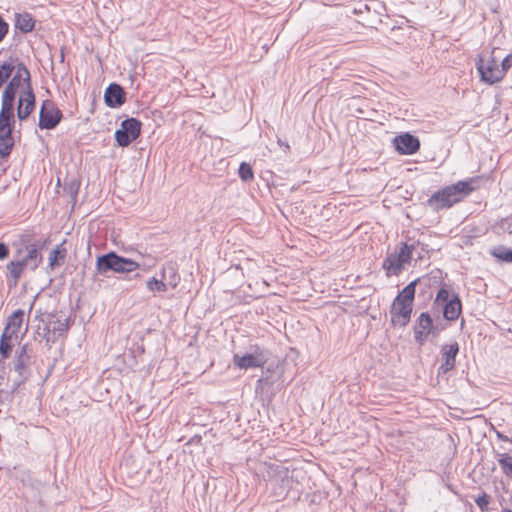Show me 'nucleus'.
Returning a JSON list of instances; mask_svg holds the SVG:
<instances>
[{"label": "nucleus", "instance_id": "obj_1", "mask_svg": "<svg viewBox=\"0 0 512 512\" xmlns=\"http://www.w3.org/2000/svg\"><path fill=\"white\" fill-rule=\"evenodd\" d=\"M477 182V177H471L446 186L434 192L427 200V205L434 211L448 209L470 195L476 189Z\"/></svg>", "mask_w": 512, "mask_h": 512}, {"label": "nucleus", "instance_id": "obj_2", "mask_svg": "<svg viewBox=\"0 0 512 512\" xmlns=\"http://www.w3.org/2000/svg\"><path fill=\"white\" fill-rule=\"evenodd\" d=\"M22 242L26 255L19 260H13L7 264V270L14 279V284L18 282L25 269L34 271L39 267L43 259L41 250L46 244V241L32 242L28 236H24Z\"/></svg>", "mask_w": 512, "mask_h": 512}, {"label": "nucleus", "instance_id": "obj_3", "mask_svg": "<svg viewBox=\"0 0 512 512\" xmlns=\"http://www.w3.org/2000/svg\"><path fill=\"white\" fill-rule=\"evenodd\" d=\"M420 279H415L405 286L395 297L390 308L393 326L405 327L411 320L416 285Z\"/></svg>", "mask_w": 512, "mask_h": 512}, {"label": "nucleus", "instance_id": "obj_4", "mask_svg": "<svg viewBox=\"0 0 512 512\" xmlns=\"http://www.w3.org/2000/svg\"><path fill=\"white\" fill-rule=\"evenodd\" d=\"M141 267V264L133 259L118 255L116 252L98 256L96 259V273L108 276L109 272L117 274H128Z\"/></svg>", "mask_w": 512, "mask_h": 512}, {"label": "nucleus", "instance_id": "obj_5", "mask_svg": "<svg viewBox=\"0 0 512 512\" xmlns=\"http://www.w3.org/2000/svg\"><path fill=\"white\" fill-rule=\"evenodd\" d=\"M34 351L28 344H22L15 352L13 370L17 378L13 380L12 392L16 391L30 376V367L33 364Z\"/></svg>", "mask_w": 512, "mask_h": 512}, {"label": "nucleus", "instance_id": "obj_6", "mask_svg": "<svg viewBox=\"0 0 512 512\" xmlns=\"http://www.w3.org/2000/svg\"><path fill=\"white\" fill-rule=\"evenodd\" d=\"M480 80L489 85L495 84L503 79V70H499L498 61L489 55H479L475 62Z\"/></svg>", "mask_w": 512, "mask_h": 512}, {"label": "nucleus", "instance_id": "obj_7", "mask_svg": "<svg viewBox=\"0 0 512 512\" xmlns=\"http://www.w3.org/2000/svg\"><path fill=\"white\" fill-rule=\"evenodd\" d=\"M409 249L406 245H400L399 249L388 254L382 263V269L387 277L398 276L410 264Z\"/></svg>", "mask_w": 512, "mask_h": 512}, {"label": "nucleus", "instance_id": "obj_8", "mask_svg": "<svg viewBox=\"0 0 512 512\" xmlns=\"http://www.w3.org/2000/svg\"><path fill=\"white\" fill-rule=\"evenodd\" d=\"M273 494L277 498H285L292 487L293 480L289 470L283 466L271 469L268 481Z\"/></svg>", "mask_w": 512, "mask_h": 512}, {"label": "nucleus", "instance_id": "obj_9", "mask_svg": "<svg viewBox=\"0 0 512 512\" xmlns=\"http://www.w3.org/2000/svg\"><path fill=\"white\" fill-rule=\"evenodd\" d=\"M141 122L136 118L122 121L121 127L115 132V139L119 146L127 147L136 140L141 132Z\"/></svg>", "mask_w": 512, "mask_h": 512}, {"label": "nucleus", "instance_id": "obj_10", "mask_svg": "<svg viewBox=\"0 0 512 512\" xmlns=\"http://www.w3.org/2000/svg\"><path fill=\"white\" fill-rule=\"evenodd\" d=\"M62 118V111L56 107L54 102L45 100L40 108L38 126L42 130H52L57 127Z\"/></svg>", "mask_w": 512, "mask_h": 512}, {"label": "nucleus", "instance_id": "obj_11", "mask_svg": "<svg viewBox=\"0 0 512 512\" xmlns=\"http://www.w3.org/2000/svg\"><path fill=\"white\" fill-rule=\"evenodd\" d=\"M267 362V356L264 351L255 346L251 353L244 355L235 354L233 357V364L240 369L260 368Z\"/></svg>", "mask_w": 512, "mask_h": 512}, {"label": "nucleus", "instance_id": "obj_12", "mask_svg": "<svg viewBox=\"0 0 512 512\" xmlns=\"http://www.w3.org/2000/svg\"><path fill=\"white\" fill-rule=\"evenodd\" d=\"M459 352V345L457 342L446 344L441 347V360L442 364L438 367L437 376L445 375L447 372L453 370L456 365V356Z\"/></svg>", "mask_w": 512, "mask_h": 512}, {"label": "nucleus", "instance_id": "obj_13", "mask_svg": "<svg viewBox=\"0 0 512 512\" xmlns=\"http://www.w3.org/2000/svg\"><path fill=\"white\" fill-rule=\"evenodd\" d=\"M35 108V95L31 87L23 90L19 96L17 116L23 121L26 120Z\"/></svg>", "mask_w": 512, "mask_h": 512}, {"label": "nucleus", "instance_id": "obj_14", "mask_svg": "<svg viewBox=\"0 0 512 512\" xmlns=\"http://www.w3.org/2000/svg\"><path fill=\"white\" fill-rule=\"evenodd\" d=\"M433 330V320L429 313L423 312L419 315L414 326V337L417 343L423 345L428 335Z\"/></svg>", "mask_w": 512, "mask_h": 512}, {"label": "nucleus", "instance_id": "obj_15", "mask_svg": "<svg viewBox=\"0 0 512 512\" xmlns=\"http://www.w3.org/2000/svg\"><path fill=\"white\" fill-rule=\"evenodd\" d=\"M394 144L401 154L411 155L416 153L420 148V142L417 137L404 133L394 138Z\"/></svg>", "mask_w": 512, "mask_h": 512}, {"label": "nucleus", "instance_id": "obj_16", "mask_svg": "<svg viewBox=\"0 0 512 512\" xmlns=\"http://www.w3.org/2000/svg\"><path fill=\"white\" fill-rule=\"evenodd\" d=\"M104 101L108 107L117 108L126 101V93L121 85L111 83L105 90Z\"/></svg>", "mask_w": 512, "mask_h": 512}, {"label": "nucleus", "instance_id": "obj_17", "mask_svg": "<svg viewBox=\"0 0 512 512\" xmlns=\"http://www.w3.org/2000/svg\"><path fill=\"white\" fill-rule=\"evenodd\" d=\"M24 311L21 309L16 310L7 319L6 326L2 333L18 336L20 328L23 324Z\"/></svg>", "mask_w": 512, "mask_h": 512}, {"label": "nucleus", "instance_id": "obj_18", "mask_svg": "<svg viewBox=\"0 0 512 512\" xmlns=\"http://www.w3.org/2000/svg\"><path fill=\"white\" fill-rule=\"evenodd\" d=\"M462 310V304L457 295H455L452 299H450L447 303L444 304L443 307V315L444 318L449 321L456 320Z\"/></svg>", "mask_w": 512, "mask_h": 512}, {"label": "nucleus", "instance_id": "obj_19", "mask_svg": "<svg viewBox=\"0 0 512 512\" xmlns=\"http://www.w3.org/2000/svg\"><path fill=\"white\" fill-rule=\"evenodd\" d=\"M22 81L27 83V87H31L29 70L22 62H18L16 73L14 74V76L8 84L18 90V88L22 84Z\"/></svg>", "mask_w": 512, "mask_h": 512}, {"label": "nucleus", "instance_id": "obj_20", "mask_svg": "<svg viewBox=\"0 0 512 512\" xmlns=\"http://www.w3.org/2000/svg\"><path fill=\"white\" fill-rule=\"evenodd\" d=\"M18 341V336L2 333L0 336V356L1 360L8 359L11 356L12 349Z\"/></svg>", "mask_w": 512, "mask_h": 512}, {"label": "nucleus", "instance_id": "obj_21", "mask_svg": "<svg viewBox=\"0 0 512 512\" xmlns=\"http://www.w3.org/2000/svg\"><path fill=\"white\" fill-rule=\"evenodd\" d=\"M67 256V249L65 247V241L57 245L49 255V267L54 269L57 266H61Z\"/></svg>", "mask_w": 512, "mask_h": 512}, {"label": "nucleus", "instance_id": "obj_22", "mask_svg": "<svg viewBox=\"0 0 512 512\" xmlns=\"http://www.w3.org/2000/svg\"><path fill=\"white\" fill-rule=\"evenodd\" d=\"M160 275H162V278L166 284H168V287H171L172 289H175L180 281L177 268L172 263L164 266L161 269Z\"/></svg>", "mask_w": 512, "mask_h": 512}, {"label": "nucleus", "instance_id": "obj_23", "mask_svg": "<svg viewBox=\"0 0 512 512\" xmlns=\"http://www.w3.org/2000/svg\"><path fill=\"white\" fill-rule=\"evenodd\" d=\"M35 20L29 13L16 14L15 27L22 33L31 32L34 29Z\"/></svg>", "mask_w": 512, "mask_h": 512}, {"label": "nucleus", "instance_id": "obj_24", "mask_svg": "<svg viewBox=\"0 0 512 512\" xmlns=\"http://www.w3.org/2000/svg\"><path fill=\"white\" fill-rule=\"evenodd\" d=\"M17 59L10 58L0 62V88L11 77L14 70L17 69Z\"/></svg>", "mask_w": 512, "mask_h": 512}, {"label": "nucleus", "instance_id": "obj_25", "mask_svg": "<svg viewBox=\"0 0 512 512\" xmlns=\"http://www.w3.org/2000/svg\"><path fill=\"white\" fill-rule=\"evenodd\" d=\"M146 287L147 290L152 293H161L168 290V284H166L162 276L160 279L156 277L149 278L146 282Z\"/></svg>", "mask_w": 512, "mask_h": 512}, {"label": "nucleus", "instance_id": "obj_26", "mask_svg": "<svg viewBox=\"0 0 512 512\" xmlns=\"http://www.w3.org/2000/svg\"><path fill=\"white\" fill-rule=\"evenodd\" d=\"M491 255L500 261L512 263V249L505 246L495 247L491 251Z\"/></svg>", "mask_w": 512, "mask_h": 512}, {"label": "nucleus", "instance_id": "obj_27", "mask_svg": "<svg viewBox=\"0 0 512 512\" xmlns=\"http://www.w3.org/2000/svg\"><path fill=\"white\" fill-rule=\"evenodd\" d=\"M498 463L506 476L512 477V456L507 453L499 454Z\"/></svg>", "mask_w": 512, "mask_h": 512}, {"label": "nucleus", "instance_id": "obj_28", "mask_svg": "<svg viewBox=\"0 0 512 512\" xmlns=\"http://www.w3.org/2000/svg\"><path fill=\"white\" fill-rule=\"evenodd\" d=\"M69 329V321L68 319L65 320H57L52 323V326H48V332H52L53 335L62 336L64 335Z\"/></svg>", "mask_w": 512, "mask_h": 512}, {"label": "nucleus", "instance_id": "obj_29", "mask_svg": "<svg viewBox=\"0 0 512 512\" xmlns=\"http://www.w3.org/2000/svg\"><path fill=\"white\" fill-rule=\"evenodd\" d=\"M239 177L242 181L248 182L253 180L254 173L250 164L242 162L238 169Z\"/></svg>", "mask_w": 512, "mask_h": 512}, {"label": "nucleus", "instance_id": "obj_30", "mask_svg": "<svg viewBox=\"0 0 512 512\" xmlns=\"http://www.w3.org/2000/svg\"><path fill=\"white\" fill-rule=\"evenodd\" d=\"M14 147V140H3L2 138L0 139V157L1 158H6L8 157L11 152H12V149Z\"/></svg>", "mask_w": 512, "mask_h": 512}, {"label": "nucleus", "instance_id": "obj_31", "mask_svg": "<svg viewBox=\"0 0 512 512\" xmlns=\"http://www.w3.org/2000/svg\"><path fill=\"white\" fill-rule=\"evenodd\" d=\"M0 115L8 117V118H11V119H15V116H14V102H12V101L9 102L7 100H2V106H1Z\"/></svg>", "mask_w": 512, "mask_h": 512}, {"label": "nucleus", "instance_id": "obj_32", "mask_svg": "<svg viewBox=\"0 0 512 512\" xmlns=\"http://www.w3.org/2000/svg\"><path fill=\"white\" fill-rule=\"evenodd\" d=\"M490 501L491 497L485 492H482L477 498H475V503L481 509V511L488 510V505Z\"/></svg>", "mask_w": 512, "mask_h": 512}, {"label": "nucleus", "instance_id": "obj_33", "mask_svg": "<svg viewBox=\"0 0 512 512\" xmlns=\"http://www.w3.org/2000/svg\"><path fill=\"white\" fill-rule=\"evenodd\" d=\"M496 229L498 230V233H512V220L509 218H503L501 219L497 225Z\"/></svg>", "mask_w": 512, "mask_h": 512}, {"label": "nucleus", "instance_id": "obj_34", "mask_svg": "<svg viewBox=\"0 0 512 512\" xmlns=\"http://www.w3.org/2000/svg\"><path fill=\"white\" fill-rule=\"evenodd\" d=\"M421 243L420 240L408 238L407 241L402 242L400 245H406L408 247L410 259H412L413 253L419 249Z\"/></svg>", "mask_w": 512, "mask_h": 512}, {"label": "nucleus", "instance_id": "obj_35", "mask_svg": "<svg viewBox=\"0 0 512 512\" xmlns=\"http://www.w3.org/2000/svg\"><path fill=\"white\" fill-rule=\"evenodd\" d=\"M16 93L17 89L13 88L8 84L3 92L2 100L15 102Z\"/></svg>", "mask_w": 512, "mask_h": 512}, {"label": "nucleus", "instance_id": "obj_36", "mask_svg": "<svg viewBox=\"0 0 512 512\" xmlns=\"http://www.w3.org/2000/svg\"><path fill=\"white\" fill-rule=\"evenodd\" d=\"M15 119L0 115V132L9 128H14Z\"/></svg>", "mask_w": 512, "mask_h": 512}, {"label": "nucleus", "instance_id": "obj_37", "mask_svg": "<svg viewBox=\"0 0 512 512\" xmlns=\"http://www.w3.org/2000/svg\"><path fill=\"white\" fill-rule=\"evenodd\" d=\"M448 301H449V291L445 288H441L436 295L435 302H437L439 304H445Z\"/></svg>", "mask_w": 512, "mask_h": 512}, {"label": "nucleus", "instance_id": "obj_38", "mask_svg": "<svg viewBox=\"0 0 512 512\" xmlns=\"http://www.w3.org/2000/svg\"><path fill=\"white\" fill-rule=\"evenodd\" d=\"M415 253L417 255V258H416L417 261H421L425 257H429L428 245L425 243H421L419 249Z\"/></svg>", "mask_w": 512, "mask_h": 512}, {"label": "nucleus", "instance_id": "obj_39", "mask_svg": "<svg viewBox=\"0 0 512 512\" xmlns=\"http://www.w3.org/2000/svg\"><path fill=\"white\" fill-rule=\"evenodd\" d=\"M512 66V55H507L501 62V67H499V70H503V77L505 76L506 72L511 68Z\"/></svg>", "mask_w": 512, "mask_h": 512}, {"label": "nucleus", "instance_id": "obj_40", "mask_svg": "<svg viewBox=\"0 0 512 512\" xmlns=\"http://www.w3.org/2000/svg\"><path fill=\"white\" fill-rule=\"evenodd\" d=\"M9 26L8 24L3 20V18L0 16V41L6 36L8 33Z\"/></svg>", "mask_w": 512, "mask_h": 512}, {"label": "nucleus", "instance_id": "obj_41", "mask_svg": "<svg viewBox=\"0 0 512 512\" xmlns=\"http://www.w3.org/2000/svg\"><path fill=\"white\" fill-rule=\"evenodd\" d=\"M13 129L14 128H9L7 130H2L0 132V139L2 138L3 140H14L13 138Z\"/></svg>", "mask_w": 512, "mask_h": 512}, {"label": "nucleus", "instance_id": "obj_42", "mask_svg": "<svg viewBox=\"0 0 512 512\" xmlns=\"http://www.w3.org/2000/svg\"><path fill=\"white\" fill-rule=\"evenodd\" d=\"M9 255V248L5 243L0 242V259L3 260Z\"/></svg>", "mask_w": 512, "mask_h": 512}, {"label": "nucleus", "instance_id": "obj_43", "mask_svg": "<svg viewBox=\"0 0 512 512\" xmlns=\"http://www.w3.org/2000/svg\"><path fill=\"white\" fill-rule=\"evenodd\" d=\"M502 512H512V509H503Z\"/></svg>", "mask_w": 512, "mask_h": 512}, {"label": "nucleus", "instance_id": "obj_44", "mask_svg": "<svg viewBox=\"0 0 512 512\" xmlns=\"http://www.w3.org/2000/svg\"><path fill=\"white\" fill-rule=\"evenodd\" d=\"M47 341H53V342H54V341H55V339H54V338H53V339H51V338H50V336H48V337H47Z\"/></svg>", "mask_w": 512, "mask_h": 512}, {"label": "nucleus", "instance_id": "obj_45", "mask_svg": "<svg viewBox=\"0 0 512 512\" xmlns=\"http://www.w3.org/2000/svg\"><path fill=\"white\" fill-rule=\"evenodd\" d=\"M278 144H279L280 146L284 145V144H283V142H282L280 139H278Z\"/></svg>", "mask_w": 512, "mask_h": 512}, {"label": "nucleus", "instance_id": "obj_46", "mask_svg": "<svg viewBox=\"0 0 512 512\" xmlns=\"http://www.w3.org/2000/svg\"><path fill=\"white\" fill-rule=\"evenodd\" d=\"M138 277H140V274L137 273L134 275V278H138Z\"/></svg>", "mask_w": 512, "mask_h": 512}]
</instances>
